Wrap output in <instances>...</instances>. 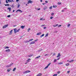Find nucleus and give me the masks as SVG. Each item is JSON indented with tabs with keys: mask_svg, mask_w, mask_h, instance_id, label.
Returning <instances> with one entry per match:
<instances>
[{
	"mask_svg": "<svg viewBox=\"0 0 76 76\" xmlns=\"http://www.w3.org/2000/svg\"><path fill=\"white\" fill-rule=\"evenodd\" d=\"M29 72H31V71L29 70L26 71L24 72H23V73L24 74H26V73H29Z\"/></svg>",
	"mask_w": 76,
	"mask_h": 76,
	"instance_id": "1",
	"label": "nucleus"
},
{
	"mask_svg": "<svg viewBox=\"0 0 76 76\" xmlns=\"http://www.w3.org/2000/svg\"><path fill=\"white\" fill-rule=\"evenodd\" d=\"M8 25H9L7 24L4 26L3 27V28L4 29V28H7V26H8Z\"/></svg>",
	"mask_w": 76,
	"mask_h": 76,
	"instance_id": "2",
	"label": "nucleus"
},
{
	"mask_svg": "<svg viewBox=\"0 0 76 76\" xmlns=\"http://www.w3.org/2000/svg\"><path fill=\"white\" fill-rule=\"evenodd\" d=\"M6 52H7V53L10 52V50L9 49H8V50H5Z\"/></svg>",
	"mask_w": 76,
	"mask_h": 76,
	"instance_id": "3",
	"label": "nucleus"
},
{
	"mask_svg": "<svg viewBox=\"0 0 76 76\" xmlns=\"http://www.w3.org/2000/svg\"><path fill=\"white\" fill-rule=\"evenodd\" d=\"M61 56V55H60V53H58V56L56 57H57V58H58V57H60Z\"/></svg>",
	"mask_w": 76,
	"mask_h": 76,
	"instance_id": "4",
	"label": "nucleus"
},
{
	"mask_svg": "<svg viewBox=\"0 0 76 76\" xmlns=\"http://www.w3.org/2000/svg\"><path fill=\"white\" fill-rule=\"evenodd\" d=\"M33 1H31V0H29V1H28V4H29V3H33Z\"/></svg>",
	"mask_w": 76,
	"mask_h": 76,
	"instance_id": "5",
	"label": "nucleus"
},
{
	"mask_svg": "<svg viewBox=\"0 0 76 76\" xmlns=\"http://www.w3.org/2000/svg\"><path fill=\"white\" fill-rule=\"evenodd\" d=\"M25 26H20V28H21V29H24V28H25Z\"/></svg>",
	"mask_w": 76,
	"mask_h": 76,
	"instance_id": "6",
	"label": "nucleus"
},
{
	"mask_svg": "<svg viewBox=\"0 0 76 76\" xmlns=\"http://www.w3.org/2000/svg\"><path fill=\"white\" fill-rule=\"evenodd\" d=\"M35 42H32L30 43V45H31V44H35Z\"/></svg>",
	"mask_w": 76,
	"mask_h": 76,
	"instance_id": "7",
	"label": "nucleus"
},
{
	"mask_svg": "<svg viewBox=\"0 0 76 76\" xmlns=\"http://www.w3.org/2000/svg\"><path fill=\"white\" fill-rule=\"evenodd\" d=\"M42 75V74L39 73V74H38L36 76H41Z\"/></svg>",
	"mask_w": 76,
	"mask_h": 76,
	"instance_id": "8",
	"label": "nucleus"
},
{
	"mask_svg": "<svg viewBox=\"0 0 76 76\" xmlns=\"http://www.w3.org/2000/svg\"><path fill=\"white\" fill-rule=\"evenodd\" d=\"M17 11H18V12H20L21 13H22V12H23V11H21L20 10H18Z\"/></svg>",
	"mask_w": 76,
	"mask_h": 76,
	"instance_id": "9",
	"label": "nucleus"
},
{
	"mask_svg": "<svg viewBox=\"0 0 76 76\" xmlns=\"http://www.w3.org/2000/svg\"><path fill=\"white\" fill-rule=\"evenodd\" d=\"M14 31L15 34H16V32H17V31H16V29H14Z\"/></svg>",
	"mask_w": 76,
	"mask_h": 76,
	"instance_id": "10",
	"label": "nucleus"
},
{
	"mask_svg": "<svg viewBox=\"0 0 76 76\" xmlns=\"http://www.w3.org/2000/svg\"><path fill=\"white\" fill-rule=\"evenodd\" d=\"M47 9V7H46L45 6L44 8V10H46V9Z\"/></svg>",
	"mask_w": 76,
	"mask_h": 76,
	"instance_id": "11",
	"label": "nucleus"
},
{
	"mask_svg": "<svg viewBox=\"0 0 76 76\" xmlns=\"http://www.w3.org/2000/svg\"><path fill=\"white\" fill-rule=\"evenodd\" d=\"M41 32H39V33H38L37 34V35H41Z\"/></svg>",
	"mask_w": 76,
	"mask_h": 76,
	"instance_id": "12",
	"label": "nucleus"
},
{
	"mask_svg": "<svg viewBox=\"0 0 76 76\" xmlns=\"http://www.w3.org/2000/svg\"><path fill=\"white\" fill-rule=\"evenodd\" d=\"M8 9H9V12H11V8L10 7H8L7 8Z\"/></svg>",
	"mask_w": 76,
	"mask_h": 76,
	"instance_id": "13",
	"label": "nucleus"
},
{
	"mask_svg": "<svg viewBox=\"0 0 76 76\" xmlns=\"http://www.w3.org/2000/svg\"><path fill=\"white\" fill-rule=\"evenodd\" d=\"M12 31H13V30H11L10 31V35H11V34H12Z\"/></svg>",
	"mask_w": 76,
	"mask_h": 76,
	"instance_id": "14",
	"label": "nucleus"
},
{
	"mask_svg": "<svg viewBox=\"0 0 76 76\" xmlns=\"http://www.w3.org/2000/svg\"><path fill=\"white\" fill-rule=\"evenodd\" d=\"M56 62H57V59H54L53 61V63H56Z\"/></svg>",
	"mask_w": 76,
	"mask_h": 76,
	"instance_id": "15",
	"label": "nucleus"
},
{
	"mask_svg": "<svg viewBox=\"0 0 76 76\" xmlns=\"http://www.w3.org/2000/svg\"><path fill=\"white\" fill-rule=\"evenodd\" d=\"M4 5H5V6H9V4H4Z\"/></svg>",
	"mask_w": 76,
	"mask_h": 76,
	"instance_id": "16",
	"label": "nucleus"
},
{
	"mask_svg": "<svg viewBox=\"0 0 76 76\" xmlns=\"http://www.w3.org/2000/svg\"><path fill=\"white\" fill-rule=\"evenodd\" d=\"M63 62H60L58 63V64H63Z\"/></svg>",
	"mask_w": 76,
	"mask_h": 76,
	"instance_id": "17",
	"label": "nucleus"
},
{
	"mask_svg": "<svg viewBox=\"0 0 76 76\" xmlns=\"http://www.w3.org/2000/svg\"><path fill=\"white\" fill-rule=\"evenodd\" d=\"M69 64H69V63H67V64H66V66H69Z\"/></svg>",
	"mask_w": 76,
	"mask_h": 76,
	"instance_id": "18",
	"label": "nucleus"
},
{
	"mask_svg": "<svg viewBox=\"0 0 76 76\" xmlns=\"http://www.w3.org/2000/svg\"><path fill=\"white\" fill-rule=\"evenodd\" d=\"M44 34H43L42 35H41L40 36L41 38H42V37H44Z\"/></svg>",
	"mask_w": 76,
	"mask_h": 76,
	"instance_id": "19",
	"label": "nucleus"
},
{
	"mask_svg": "<svg viewBox=\"0 0 76 76\" xmlns=\"http://www.w3.org/2000/svg\"><path fill=\"white\" fill-rule=\"evenodd\" d=\"M31 60L30 58H28V60H27L26 61L27 62H29V60Z\"/></svg>",
	"mask_w": 76,
	"mask_h": 76,
	"instance_id": "20",
	"label": "nucleus"
},
{
	"mask_svg": "<svg viewBox=\"0 0 76 76\" xmlns=\"http://www.w3.org/2000/svg\"><path fill=\"white\" fill-rule=\"evenodd\" d=\"M16 67L14 68L13 70V72H14V71H15V70H16Z\"/></svg>",
	"mask_w": 76,
	"mask_h": 76,
	"instance_id": "21",
	"label": "nucleus"
},
{
	"mask_svg": "<svg viewBox=\"0 0 76 76\" xmlns=\"http://www.w3.org/2000/svg\"><path fill=\"white\" fill-rule=\"evenodd\" d=\"M20 4H18L17 8H19V7H20Z\"/></svg>",
	"mask_w": 76,
	"mask_h": 76,
	"instance_id": "22",
	"label": "nucleus"
},
{
	"mask_svg": "<svg viewBox=\"0 0 76 76\" xmlns=\"http://www.w3.org/2000/svg\"><path fill=\"white\" fill-rule=\"evenodd\" d=\"M65 9H66V8H64V10H62V11H61V12H64V10H65Z\"/></svg>",
	"mask_w": 76,
	"mask_h": 76,
	"instance_id": "23",
	"label": "nucleus"
},
{
	"mask_svg": "<svg viewBox=\"0 0 76 76\" xmlns=\"http://www.w3.org/2000/svg\"><path fill=\"white\" fill-rule=\"evenodd\" d=\"M48 33H47V34L46 35L45 37H48Z\"/></svg>",
	"mask_w": 76,
	"mask_h": 76,
	"instance_id": "24",
	"label": "nucleus"
},
{
	"mask_svg": "<svg viewBox=\"0 0 76 76\" xmlns=\"http://www.w3.org/2000/svg\"><path fill=\"white\" fill-rule=\"evenodd\" d=\"M6 66H7V67H10L11 65H7Z\"/></svg>",
	"mask_w": 76,
	"mask_h": 76,
	"instance_id": "25",
	"label": "nucleus"
},
{
	"mask_svg": "<svg viewBox=\"0 0 76 76\" xmlns=\"http://www.w3.org/2000/svg\"><path fill=\"white\" fill-rule=\"evenodd\" d=\"M9 48V47H8V46H6L5 47V49H6V48Z\"/></svg>",
	"mask_w": 76,
	"mask_h": 76,
	"instance_id": "26",
	"label": "nucleus"
},
{
	"mask_svg": "<svg viewBox=\"0 0 76 76\" xmlns=\"http://www.w3.org/2000/svg\"><path fill=\"white\" fill-rule=\"evenodd\" d=\"M58 24H56V25L55 26H54V25L53 26L54 27H56V26H58Z\"/></svg>",
	"mask_w": 76,
	"mask_h": 76,
	"instance_id": "27",
	"label": "nucleus"
},
{
	"mask_svg": "<svg viewBox=\"0 0 76 76\" xmlns=\"http://www.w3.org/2000/svg\"><path fill=\"white\" fill-rule=\"evenodd\" d=\"M39 57H40V56H39L37 57L36 58H39Z\"/></svg>",
	"mask_w": 76,
	"mask_h": 76,
	"instance_id": "28",
	"label": "nucleus"
},
{
	"mask_svg": "<svg viewBox=\"0 0 76 76\" xmlns=\"http://www.w3.org/2000/svg\"><path fill=\"white\" fill-rule=\"evenodd\" d=\"M53 7L54 8H56V7H57V6H56V5H54V6H53Z\"/></svg>",
	"mask_w": 76,
	"mask_h": 76,
	"instance_id": "29",
	"label": "nucleus"
},
{
	"mask_svg": "<svg viewBox=\"0 0 76 76\" xmlns=\"http://www.w3.org/2000/svg\"><path fill=\"white\" fill-rule=\"evenodd\" d=\"M51 15H52V16H54V13H52V14H51Z\"/></svg>",
	"mask_w": 76,
	"mask_h": 76,
	"instance_id": "30",
	"label": "nucleus"
},
{
	"mask_svg": "<svg viewBox=\"0 0 76 76\" xmlns=\"http://www.w3.org/2000/svg\"><path fill=\"white\" fill-rule=\"evenodd\" d=\"M57 76V74H55L53 75V76Z\"/></svg>",
	"mask_w": 76,
	"mask_h": 76,
	"instance_id": "31",
	"label": "nucleus"
},
{
	"mask_svg": "<svg viewBox=\"0 0 76 76\" xmlns=\"http://www.w3.org/2000/svg\"><path fill=\"white\" fill-rule=\"evenodd\" d=\"M29 42V41L27 40L26 41H25V42Z\"/></svg>",
	"mask_w": 76,
	"mask_h": 76,
	"instance_id": "32",
	"label": "nucleus"
},
{
	"mask_svg": "<svg viewBox=\"0 0 76 76\" xmlns=\"http://www.w3.org/2000/svg\"><path fill=\"white\" fill-rule=\"evenodd\" d=\"M11 7H15L14 6V5L12 4V6H11Z\"/></svg>",
	"mask_w": 76,
	"mask_h": 76,
	"instance_id": "33",
	"label": "nucleus"
},
{
	"mask_svg": "<svg viewBox=\"0 0 76 76\" xmlns=\"http://www.w3.org/2000/svg\"><path fill=\"white\" fill-rule=\"evenodd\" d=\"M51 64V63H49V64L48 65H47V66H48H48H50V64Z\"/></svg>",
	"mask_w": 76,
	"mask_h": 76,
	"instance_id": "34",
	"label": "nucleus"
},
{
	"mask_svg": "<svg viewBox=\"0 0 76 76\" xmlns=\"http://www.w3.org/2000/svg\"><path fill=\"white\" fill-rule=\"evenodd\" d=\"M48 67V66H47L45 68V69H47Z\"/></svg>",
	"mask_w": 76,
	"mask_h": 76,
	"instance_id": "35",
	"label": "nucleus"
},
{
	"mask_svg": "<svg viewBox=\"0 0 76 76\" xmlns=\"http://www.w3.org/2000/svg\"><path fill=\"white\" fill-rule=\"evenodd\" d=\"M58 4L60 5L61 4V2H58Z\"/></svg>",
	"mask_w": 76,
	"mask_h": 76,
	"instance_id": "36",
	"label": "nucleus"
},
{
	"mask_svg": "<svg viewBox=\"0 0 76 76\" xmlns=\"http://www.w3.org/2000/svg\"><path fill=\"white\" fill-rule=\"evenodd\" d=\"M28 32H29V30H31V28H29L28 29Z\"/></svg>",
	"mask_w": 76,
	"mask_h": 76,
	"instance_id": "37",
	"label": "nucleus"
},
{
	"mask_svg": "<svg viewBox=\"0 0 76 76\" xmlns=\"http://www.w3.org/2000/svg\"><path fill=\"white\" fill-rule=\"evenodd\" d=\"M52 6H51L49 7V9H52Z\"/></svg>",
	"mask_w": 76,
	"mask_h": 76,
	"instance_id": "38",
	"label": "nucleus"
},
{
	"mask_svg": "<svg viewBox=\"0 0 76 76\" xmlns=\"http://www.w3.org/2000/svg\"><path fill=\"white\" fill-rule=\"evenodd\" d=\"M7 1L9 2H12V1H11L10 0H8Z\"/></svg>",
	"mask_w": 76,
	"mask_h": 76,
	"instance_id": "39",
	"label": "nucleus"
},
{
	"mask_svg": "<svg viewBox=\"0 0 76 76\" xmlns=\"http://www.w3.org/2000/svg\"><path fill=\"white\" fill-rule=\"evenodd\" d=\"M19 31H20V28H19L17 30V32H19Z\"/></svg>",
	"mask_w": 76,
	"mask_h": 76,
	"instance_id": "40",
	"label": "nucleus"
},
{
	"mask_svg": "<svg viewBox=\"0 0 76 76\" xmlns=\"http://www.w3.org/2000/svg\"><path fill=\"white\" fill-rule=\"evenodd\" d=\"M70 26V24H68V27H69V26Z\"/></svg>",
	"mask_w": 76,
	"mask_h": 76,
	"instance_id": "41",
	"label": "nucleus"
},
{
	"mask_svg": "<svg viewBox=\"0 0 76 76\" xmlns=\"http://www.w3.org/2000/svg\"><path fill=\"white\" fill-rule=\"evenodd\" d=\"M7 17H8V18H10V15H8L7 16Z\"/></svg>",
	"mask_w": 76,
	"mask_h": 76,
	"instance_id": "42",
	"label": "nucleus"
},
{
	"mask_svg": "<svg viewBox=\"0 0 76 76\" xmlns=\"http://www.w3.org/2000/svg\"><path fill=\"white\" fill-rule=\"evenodd\" d=\"M42 49H40L39 50V51H42Z\"/></svg>",
	"mask_w": 76,
	"mask_h": 76,
	"instance_id": "43",
	"label": "nucleus"
},
{
	"mask_svg": "<svg viewBox=\"0 0 76 76\" xmlns=\"http://www.w3.org/2000/svg\"><path fill=\"white\" fill-rule=\"evenodd\" d=\"M45 56H48V54H46L45 55Z\"/></svg>",
	"mask_w": 76,
	"mask_h": 76,
	"instance_id": "44",
	"label": "nucleus"
},
{
	"mask_svg": "<svg viewBox=\"0 0 76 76\" xmlns=\"http://www.w3.org/2000/svg\"><path fill=\"white\" fill-rule=\"evenodd\" d=\"M6 2L7 4V3H8V1H7V0H6Z\"/></svg>",
	"mask_w": 76,
	"mask_h": 76,
	"instance_id": "45",
	"label": "nucleus"
},
{
	"mask_svg": "<svg viewBox=\"0 0 76 76\" xmlns=\"http://www.w3.org/2000/svg\"><path fill=\"white\" fill-rule=\"evenodd\" d=\"M34 39H30L29 40V41H32V40H33Z\"/></svg>",
	"mask_w": 76,
	"mask_h": 76,
	"instance_id": "46",
	"label": "nucleus"
},
{
	"mask_svg": "<svg viewBox=\"0 0 76 76\" xmlns=\"http://www.w3.org/2000/svg\"><path fill=\"white\" fill-rule=\"evenodd\" d=\"M44 18H40V20H43V19Z\"/></svg>",
	"mask_w": 76,
	"mask_h": 76,
	"instance_id": "47",
	"label": "nucleus"
},
{
	"mask_svg": "<svg viewBox=\"0 0 76 76\" xmlns=\"http://www.w3.org/2000/svg\"><path fill=\"white\" fill-rule=\"evenodd\" d=\"M38 39H37L36 40H35L34 41H35V42H37V41H38Z\"/></svg>",
	"mask_w": 76,
	"mask_h": 76,
	"instance_id": "48",
	"label": "nucleus"
},
{
	"mask_svg": "<svg viewBox=\"0 0 76 76\" xmlns=\"http://www.w3.org/2000/svg\"><path fill=\"white\" fill-rule=\"evenodd\" d=\"M71 62H73V61H74V60H71Z\"/></svg>",
	"mask_w": 76,
	"mask_h": 76,
	"instance_id": "49",
	"label": "nucleus"
},
{
	"mask_svg": "<svg viewBox=\"0 0 76 76\" xmlns=\"http://www.w3.org/2000/svg\"><path fill=\"white\" fill-rule=\"evenodd\" d=\"M32 55H28V56L29 57H32Z\"/></svg>",
	"mask_w": 76,
	"mask_h": 76,
	"instance_id": "50",
	"label": "nucleus"
},
{
	"mask_svg": "<svg viewBox=\"0 0 76 76\" xmlns=\"http://www.w3.org/2000/svg\"><path fill=\"white\" fill-rule=\"evenodd\" d=\"M10 70L9 69H8V70H7V71L8 72H10Z\"/></svg>",
	"mask_w": 76,
	"mask_h": 76,
	"instance_id": "51",
	"label": "nucleus"
},
{
	"mask_svg": "<svg viewBox=\"0 0 76 76\" xmlns=\"http://www.w3.org/2000/svg\"><path fill=\"white\" fill-rule=\"evenodd\" d=\"M45 2L46 3H48V1H45Z\"/></svg>",
	"mask_w": 76,
	"mask_h": 76,
	"instance_id": "52",
	"label": "nucleus"
},
{
	"mask_svg": "<svg viewBox=\"0 0 76 76\" xmlns=\"http://www.w3.org/2000/svg\"><path fill=\"white\" fill-rule=\"evenodd\" d=\"M60 73V71H59L57 72V73L58 74H59V73Z\"/></svg>",
	"mask_w": 76,
	"mask_h": 76,
	"instance_id": "53",
	"label": "nucleus"
},
{
	"mask_svg": "<svg viewBox=\"0 0 76 76\" xmlns=\"http://www.w3.org/2000/svg\"><path fill=\"white\" fill-rule=\"evenodd\" d=\"M13 63H12V64H11L10 65H11V66H12V65H13Z\"/></svg>",
	"mask_w": 76,
	"mask_h": 76,
	"instance_id": "54",
	"label": "nucleus"
},
{
	"mask_svg": "<svg viewBox=\"0 0 76 76\" xmlns=\"http://www.w3.org/2000/svg\"><path fill=\"white\" fill-rule=\"evenodd\" d=\"M50 18L51 19H52L53 18V17H51Z\"/></svg>",
	"mask_w": 76,
	"mask_h": 76,
	"instance_id": "55",
	"label": "nucleus"
},
{
	"mask_svg": "<svg viewBox=\"0 0 76 76\" xmlns=\"http://www.w3.org/2000/svg\"><path fill=\"white\" fill-rule=\"evenodd\" d=\"M60 58V57L59 58H58L57 59H56V60H59Z\"/></svg>",
	"mask_w": 76,
	"mask_h": 76,
	"instance_id": "56",
	"label": "nucleus"
},
{
	"mask_svg": "<svg viewBox=\"0 0 76 76\" xmlns=\"http://www.w3.org/2000/svg\"><path fill=\"white\" fill-rule=\"evenodd\" d=\"M67 73H70V71H67Z\"/></svg>",
	"mask_w": 76,
	"mask_h": 76,
	"instance_id": "57",
	"label": "nucleus"
},
{
	"mask_svg": "<svg viewBox=\"0 0 76 76\" xmlns=\"http://www.w3.org/2000/svg\"><path fill=\"white\" fill-rule=\"evenodd\" d=\"M19 1V0H16V2H18V1Z\"/></svg>",
	"mask_w": 76,
	"mask_h": 76,
	"instance_id": "58",
	"label": "nucleus"
},
{
	"mask_svg": "<svg viewBox=\"0 0 76 76\" xmlns=\"http://www.w3.org/2000/svg\"><path fill=\"white\" fill-rule=\"evenodd\" d=\"M61 26V25H59V26H58V27H60V26Z\"/></svg>",
	"mask_w": 76,
	"mask_h": 76,
	"instance_id": "59",
	"label": "nucleus"
},
{
	"mask_svg": "<svg viewBox=\"0 0 76 76\" xmlns=\"http://www.w3.org/2000/svg\"><path fill=\"white\" fill-rule=\"evenodd\" d=\"M46 28H47V27H44V29H46Z\"/></svg>",
	"mask_w": 76,
	"mask_h": 76,
	"instance_id": "60",
	"label": "nucleus"
},
{
	"mask_svg": "<svg viewBox=\"0 0 76 76\" xmlns=\"http://www.w3.org/2000/svg\"><path fill=\"white\" fill-rule=\"evenodd\" d=\"M55 55H56V53H53V56H55Z\"/></svg>",
	"mask_w": 76,
	"mask_h": 76,
	"instance_id": "61",
	"label": "nucleus"
},
{
	"mask_svg": "<svg viewBox=\"0 0 76 76\" xmlns=\"http://www.w3.org/2000/svg\"><path fill=\"white\" fill-rule=\"evenodd\" d=\"M41 2H42V0H40Z\"/></svg>",
	"mask_w": 76,
	"mask_h": 76,
	"instance_id": "62",
	"label": "nucleus"
},
{
	"mask_svg": "<svg viewBox=\"0 0 76 76\" xmlns=\"http://www.w3.org/2000/svg\"><path fill=\"white\" fill-rule=\"evenodd\" d=\"M38 10H40V8H39L38 9Z\"/></svg>",
	"mask_w": 76,
	"mask_h": 76,
	"instance_id": "63",
	"label": "nucleus"
},
{
	"mask_svg": "<svg viewBox=\"0 0 76 76\" xmlns=\"http://www.w3.org/2000/svg\"><path fill=\"white\" fill-rule=\"evenodd\" d=\"M44 4V3H43L42 4H43V5H44V4Z\"/></svg>",
	"mask_w": 76,
	"mask_h": 76,
	"instance_id": "64",
	"label": "nucleus"
}]
</instances>
